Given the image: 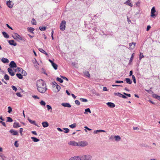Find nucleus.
I'll return each mask as SVG.
<instances>
[{"label":"nucleus","instance_id":"f257e3e1","mask_svg":"<svg viewBox=\"0 0 160 160\" xmlns=\"http://www.w3.org/2000/svg\"><path fill=\"white\" fill-rule=\"evenodd\" d=\"M38 91L41 93H45L47 91L48 88L45 82L42 79L37 81L36 83Z\"/></svg>","mask_w":160,"mask_h":160},{"label":"nucleus","instance_id":"f03ea898","mask_svg":"<svg viewBox=\"0 0 160 160\" xmlns=\"http://www.w3.org/2000/svg\"><path fill=\"white\" fill-rule=\"evenodd\" d=\"M66 27V21L63 20L61 22L60 25V28L61 31H64Z\"/></svg>","mask_w":160,"mask_h":160},{"label":"nucleus","instance_id":"7ed1b4c3","mask_svg":"<svg viewBox=\"0 0 160 160\" xmlns=\"http://www.w3.org/2000/svg\"><path fill=\"white\" fill-rule=\"evenodd\" d=\"M12 37L18 41L22 39V38L17 33H15L14 35H12Z\"/></svg>","mask_w":160,"mask_h":160},{"label":"nucleus","instance_id":"20e7f679","mask_svg":"<svg viewBox=\"0 0 160 160\" xmlns=\"http://www.w3.org/2000/svg\"><path fill=\"white\" fill-rule=\"evenodd\" d=\"M88 145V143L86 142H80L78 143V146L83 147Z\"/></svg>","mask_w":160,"mask_h":160},{"label":"nucleus","instance_id":"39448f33","mask_svg":"<svg viewBox=\"0 0 160 160\" xmlns=\"http://www.w3.org/2000/svg\"><path fill=\"white\" fill-rule=\"evenodd\" d=\"M156 12V10L155 9V7H153L151 9V17L153 18H155L156 17V15L154 14L155 12Z\"/></svg>","mask_w":160,"mask_h":160},{"label":"nucleus","instance_id":"423d86ee","mask_svg":"<svg viewBox=\"0 0 160 160\" xmlns=\"http://www.w3.org/2000/svg\"><path fill=\"white\" fill-rule=\"evenodd\" d=\"M91 156L89 155H84L82 157L81 160H90Z\"/></svg>","mask_w":160,"mask_h":160},{"label":"nucleus","instance_id":"0eeeda50","mask_svg":"<svg viewBox=\"0 0 160 160\" xmlns=\"http://www.w3.org/2000/svg\"><path fill=\"white\" fill-rule=\"evenodd\" d=\"M49 61L51 63L52 65L53 68L57 70L58 69V66L56 63H54L52 60L51 59H49Z\"/></svg>","mask_w":160,"mask_h":160},{"label":"nucleus","instance_id":"6e6552de","mask_svg":"<svg viewBox=\"0 0 160 160\" xmlns=\"http://www.w3.org/2000/svg\"><path fill=\"white\" fill-rule=\"evenodd\" d=\"M9 66L11 68H16L17 67L16 64L14 61H12L10 62L9 64Z\"/></svg>","mask_w":160,"mask_h":160},{"label":"nucleus","instance_id":"1a4fd4ad","mask_svg":"<svg viewBox=\"0 0 160 160\" xmlns=\"http://www.w3.org/2000/svg\"><path fill=\"white\" fill-rule=\"evenodd\" d=\"M8 71L9 74L12 76H13L15 75V72L13 71L12 69L11 68H8Z\"/></svg>","mask_w":160,"mask_h":160},{"label":"nucleus","instance_id":"9d476101","mask_svg":"<svg viewBox=\"0 0 160 160\" xmlns=\"http://www.w3.org/2000/svg\"><path fill=\"white\" fill-rule=\"evenodd\" d=\"M7 4L9 8H12V7L13 4L11 1H7Z\"/></svg>","mask_w":160,"mask_h":160},{"label":"nucleus","instance_id":"9b49d317","mask_svg":"<svg viewBox=\"0 0 160 160\" xmlns=\"http://www.w3.org/2000/svg\"><path fill=\"white\" fill-rule=\"evenodd\" d=\"M10 132L13 135H18V133L17 131L13 130H11L10 131Z\"/></svg>","mask_w":160,"mask_h":160},{"label":"nucleus","instance_id":"f8f14e48","mask_svg":"<svg viewBox=\"0 0 160 160\" xmlns=\"http://www.w3.org/2000/svg\"><path fill=\"white\" fill-rule=\"evenodd\" d=\"M107 105L111 108H114L115 106L114 103L111 102H108L107 103Z\"/></svg>","mask_w":160,"mask_h":160},{"label":"nucleus","instance_id":"ddd939ff","mask_svg":"<svg viewBox=\"0 0 160 160\" xmlns=\"http://www.w3.org/2000/svg\"><path fill=\"white\" fill-rule=\"evenodd\" d=\"M68 143L69 145H70L78 146V143L74 141H70L68 142Z\"/></svg>","mask_w":160,"mask_h":160},{"label":"nucleus","instance_id":"4468645a","mask_svg":"<svg viewBox=\"0 0 160 160\" xmlns=\"http://www.w3.org/2000/svg\"><path fill=\"white\" fill-rule=\"evenodd\" d=\"M135 43L132 42V43H130L129 44V48L130 49H133L134 48L135 45Z\"/></svg>","mask_w":160,"mask_h":160},{"label":"nucleus","instance_id":"2eb2a0df","mask_svg":"<svg viewBox=\"0 0 160 160\" xmlns=\"http://www.w3.org/2000/svg\"><path fill=\"white\" fill-rule=\"evenodd\" d=\"M62 105L64 107L68 108H70L71 107V105L68 103H63L62 104Z\"/></svg>","mask_w":160,"mask_h":160},{"label":"nucleus","instance_id":"dca6fc26","mask_svg":"<svg viewBox=\"0 0 160 160\" xmlns=\"http://www.w3.org/2000/svg\"><path fill=\"white\" fill-rule=\"evenodd\" d=\"M8 42L11 45H13L14 46L17 45L16 43L13 40H9Z\"/></svg>","mask_w":160,"mask_h":160},{"label":"nucleus","instance_id":"f3484780","mask_svg":"<svg viewBox=\"0 0 160 160\" xmlns=\"http://www.w3.org/2000/svg\"><path fill=\"white\" fill-rule=\"evenodd\" d=\"M70 160H81L80 158L79 157H74L71 158Z\"/></svg>","mask_w":160,"mask_h":160},{"label":"nucleus","instance_id":"a211bd4d","mask_svg":"<svg viewBox=\"0 0 160 160\" xmlns=\"http://www.w3.org/2000/svg\"><path fill=\"white\" fill-rule=\"evenodd\" d=\"M125 4H127V5L132 7V5L130 2V0H128L126 1L124 3Z\"/></svg>","mask_w":160,"mask_h":160},{"label":"nucleus","instance_id":"6ab92c4d","mask_svg":"<svg viewBox=\"0 0 160 160\" xmlns=\"http://www.w3.org/2000/svg\"><path fill=\"white\" fill-rule=\"evenodd\" d=\"M42 124L43 126V127L44 128H46L48 127L49 125L47 122H43L42 123Z\"/></svg>","mask_w":160,"mask_h":160},{"label":"nucleus","instance_id":"aec40b11","mask_svg":"<svg viewBox=\"0 0 160 160\" xmlns=\"http://www.w3.org/2000/svg\"><path fill=\"white\" fill-rule=\"evenodd\" d=\"M1 61L3 62L4 63H8L9 62L8 60V59L5 58H2Z\"/></svg>","mask_w":160,"mask_h":160},{"label":"nucleus","instance_id":"412c9836","mask_svg":"<svg viewBox=\"0 0 160 160\" xmlns=\"http://www.w3.org/2000/svg\"><path fill=\"white\" fill-rule=\"evenodd\" d=\"M19 71L20 72H21L22 74H23V75L24 76H26L27 75V73L24 70L22 69L21 68H20V70H19Z\"/></svg>","mask_w":160,"mask_h":160},{"label":"nucleus","instance_id":"4be33fe9","mask_svg":"<svg viewBox=\"0 0 160 160\" xmlns=\"http://www.w3.org/2000/svg\"><path fill=\"white\" fill-rule=\"evenodd\" d=\"M125 81L127 83H128L130 84H131L132 83V81L131 80V79L130 78H126Z\"/></svg>","mask_w":160,"mask_h":160},{"label":"nucleus","instance_id":"5701e85b","mask_svg":"<svg viewBox=\"0 0 160 160\" xmlns=\"http://www.w3.org/2000/svg\"><path fill=\"white\" fill-rule=\"evenodd\" d=\"M2 34L4 37L6 38H8L9 37V36L7 34V33L5 32H2Z\"/></svg>","mask_w":160,"mask_h":160},{"label":"nucleus","instance_id":"b1692460","mask_svg":"<svg viewBox=\"0 0 160 160\" xmlns=\"http://www.w3.org/2000/svg\"><path fill=\"white\" fill-rule=\"evenodd\" d=\"M106 132V131L105 130H98L94 131V134H96V133H98V132Z\"/></svg>","mask_w":160,"mask_h":160},{"label":"nucleus","instance_id":"393cba45","mask_svg":"<svg viewBox=\"0 0 160 160\" xmlns=\"http://www.w3.org/2000/svg\"><path fill=\"white\" fill-rule=\"evenodd\" d=\"M13 127L14 128H16L20 127V126L19 125V123L18 122H14L13 125Z\"/></svg>","mask_w":160,"mask_h":160},{"label":"nucleus","instance_id":"a878e982","mask_svg":"<svg viewBox=\"0 0 160 160\" xmlns=\"http://www.w3.org/2000/svg\"><path fill=\"white\" fill-rule=\"evenodd\" d=\"M114 138L115 139V141H119L121 139L120 137L119 136H118V135L115 136L114 137Z\"/></svg>","mask_w":160,"mask_h":160},{"label":"nucleus","instance_id":"bb28decb","mask_svg":"<svg viewBox=\"0 0 160 160\" xmlns=\"http://www.w3.org/2000/svg\"><path fill=\"white\" fill-rule=\"evenodd\" d=\"M28 31L30 32L31 33H33V31L35 29L34 28H28Z\"/></svg>","mask_w":160,"mask_h":160},{"label":"nucleus","instance_id":"cd10ccee","mask_svg":"<svg viewBox=\"0 0 160 160\" xmlns=\"http://www.w3.org/2000/svg\"><path fill=\"white\" fill-rule=\"evenodd\" d=\"M84 75L88 77V78H89L90 77V74H89V72H88V71H85L84 72Z\"/></svg>","mask_w":160,"mask_h":160},{"label":"nucleus","instance_id":"c85d7f7f","mask_svg":"<svg viewBox=\"0 0 160 160\" xmlns=\"http://www.w3.org/2000/svg\"><path fill=\"white\" fill-rule=\"evenodd\" d=\"M31 138L32 140L33 141L35 142H38L39 141V139L35 137H32Z\"/></svg>","mask_w":160,"mask_h":160},{"label":"nucleus","instance_id":"c756f323","mask_svg":"<svg viewBox=\"0 0 160 160\" xmlns=\"http://www.w3.org/2000/svg\"><path fill=\"white\" fill-rule=\"evenodd\" d=\"M17 76L20 79H22L23 78L22 75L20 73H17L16 74Z\"/></svg>","mask_w":160,"mask_h":160},{"label":"nucleus","instance_id":"7c9ffc66","mask_svg":"<svg viewBox=\"0 0 160 160\" xmlns=\"http://www.w3.org/2000/svg\"><path fill=\"white\" fill-rule=\"evenodd\" d=\"M28 120L32 124H33L35 125H37V124H36V122L35 121H32L31 120V119L28 118Z\"/></svg>","mask_w":160,"mask_h":160},{"label":"nucleus","instance_id":"2f4dec72","mask_svg":"<svg viewBox=\"0 0 160 160\" xmlns=\"http://www.w3.org/2000/svg\"><path fill=\"white\" fill-rule=\"evenodd\" d=\"M76 126H77V124L76 123H73L71 125H70L69 126V127L72 128H74L75 127H76Z\"/></svg>","mask_w":160,"mask_h":160},{"label":"nucleus","instance_id":"473e14b6","mask_svg":"<svg viewBox=\"0 0 160 160\" xmlns=\"http://www.w3.org/2000/svg\"><path fill=\"white\" fill-rule=\"evenodd\" d=\"M39 29L41 31H44L46 30V28L45 26H43L42 27H40Z\"/></svg>","mask_w":160,"mask_h":160},{"label":"nucleus","instance_id":"72a5a7b5","mask_svg":"<svg viewBox=\"0 0 160 160\" xmlns=\"http://www.w3.org/2000/svg\"><path fill=\"white\" fill-rule=\"evenodd\" d=\"M57 80L60 82V83L63 82V80L60 78L58 77L57 78Z\"/></svg>","mask_w":160,"mask_h":160},{"label":"nucleus","instance_id":"f704fd0d","mask_svg":"<svg viewBox=\"0 0 160 160\" xmlns=\"http://www.w3.org/2000/svg\"><path fill=\"white\" fill-rule=\"evenodd\" d=\"M85 112H84V114H87V112H88L90 113H91V110L89 108H88L87 109H85Z\"/></svg>","mask_w":160,"mask_h":160},{"label":"nucleus","instance_id":"c9c22d12","mask_svg":"<svg viewBox=\"0 0 160 160\" xmlns=\"http://www.w3.org/2000/svg\"><path fill=\"white\" fill-rule=\"evenodd\" d=\"M32 24L33 25H36V22L34 18H33L31 21Z\"/></svg>","mask_w":160,"mask_h":160},{"label":"nucleus","instance_id":"e433bc0d","mask_svg":"<svg viewBox=\"0 0 160 160\" xmlns=\"http://www.w3.org/2000/svg\"><path fill=\"white\" fill-rule=\"evenodd\" d=\"M153 97L156 99L160 100V96L157 95L156 94H154L153 95Z\"/></svg>","mask_w":160,"mask_h":160},{"label":"nucleus","instance_id":"4c0bfd02","mask_svg":"<svg viewBox=\"0 0 160 160\" xmlns=\"http://www.w3.org/2000/svg\"><path fill=\"white\" fill-rule=\"evenodd\" d=\"M47 108L48 110V111H49V110H50V112H51L52 108L51 106H50L49 105H47Z\"/></svg>","mask_w":160,"mask_h":160},{"label":"nucleus","instance_id":"58836bf2","mask_svg":"<svg viewBox=\"0 0 160 160\" xmlns=\"http://www.w3.org/2000/svg\"><path fill=\"white\" fill-rule=\"evenodd\" d=\"M4 78L5 80H8L9 79V76L7 74H5L4 77Z\"/></svg>","mask_w":160,"mask_h":160},{"label":"nucleus","instance_id":"ea45409f","mask_svg":"<svg viewBox=\"0 0 160 160\" xmlns=\"http://www.w3.org/2000/svg\"><path fill=\"white\" fill-rule=\"evenodd\" d=\"M7 122H12L13 121L12 119L10 117H7Z\"/></svg>","mask_w":160,"mask_h":160},{"label":"nucleus","instance_id":"a19ab883","mask_svg":"<svg viewBox=\"0 0 160 160\" xmlns=\"http://www.w3.org/2000/svg\"><path fill=\"white\" fill-rule=\"evenodd\" d=\"M40 103L41 105L45 106L46 105L45 102L43 101L42 100L40 102Z\"/></svg>","mask_w":160,"mask_h":160},{"label":"nucleus","instance_id":"79ce46f5","mask_svg":"<svg viewBox=\"0 0 160 160\" xmlns=\"http://www.w3.org/2000/svg\"><path fill=\"white\" fill-rule=\"evenodd\" d=\"M80 100L82 102H86L88 101L85 98H80Z\"/></svg>","mask_w":160,"mask_h":160},{"label":"nucleus","instance_id":"37998d69","mask_svg":"<svg viewBox=\"0 0 160 160\" xmlns=\"http://www.w3.org/2000/svg\"><path fill=\"white\" fill-rule=\"evenodd\" d=\"M63 129L64 130V132L65 133H67L69 132V130L68 128H64Z\"/></svg>","mask_w":160,"mask_h":160},{"label":"nucleus","instance_id":"c03bdc74","mask_svg":"<svg viewBox=\"0 0 160 160\" xmlns=\"http://www.w3.org/2000/svg\"><path fill=\"white\" fill-rule=\"evenodd\" d=\"M8 112L9 113H10L12 111V108L10 106L8 107Z\"/></svg>","mask_w":160,"mask_h":160},{"label":"nucleus","instance_id":"a18cd8bd","mask_svg":"<svg viewBox=\"0 0 160 160\" xmlns=\"http://www.w3.org/2000/svg\"><path fill=\"white\" fill-rule=\"evenodd\" d=\"M132 79L133 81V82L134 83H136V79H135V78L134 76V75H132Z\"/></svg>","mask_w":160,"mask_h":160},{"label":"nucleus","instance_id":"49530a36","mask_svg":"<svg viewBox=\"0 0 160 160\" xmlns=\"http://www.w3.org/2000/svg\"><path fill=\"white\" fill-rule=\"evenodd\" d=\"M75 103L77 105H79L80 104V102L78 100H76L75 101Z\"/></svg>","mask_w":160,"mask_h":160},{"label":"nucleus","instance_id":"de8ad7c7","mask_svg":"<svg viewBox=\"0 0 160 160\" xmlns=\"http://www.w3.org/2000/svg\"><path fill=\"white\" fill-rule=\"evenodd\" d=\"M11 87L13 90H14L15 92L17 91V88L15 87L14 86H12Z\"/></svg>","mask_w":160,"mask_h":160},{"label":"nucleus","instance_id":"09e8293b","mask_svg":"<svg viewBox=\"0 0 160 160\" xmlns=\"http://www.w3.org/2000/svg\"><path fill=\"white\" fill-rule=\"evenodd\" d=\"M115 94L116 95H117L118 96H119V97H121V96H122V94L119 93V92H118V93H115Z\"/></svg>","mask_w":160,"mask_h":160},{"label":"nucleus","instance_id":"8fccbe9b","mask_svg":"<svg viewBox=\"0 0 160 160\" xmlns=\"http://www.w3.org/2000/svg\"><path fill=\"white\" fill-rule=\"evenodd\" d=\"M56 88L57 89V90H58V91H59L60 89V87L58 85H57L56 86Z\"/></svg>","mask_w":160,"mask_h":160},{"label":"nucleus","instance_id":"3c124183","mask_svg":"<svg viewBox=\"0 0 160 160\" xmlns=\"http://www.w3.org/2000/svg\"><path fill=\"white\" fill-rule=\"evenodd\" d=\"M143 57L144 56L141 53H140L139 55L140 60H141L142 59V58H143Z\"/></svg>","mask_w":160,"mask_h":160},{"label":"nucleus","instance_id":"603ef678","mask_svg":"<svg viewBox=\"0 0 160 160\" xmlns=\"http://www.w3.org/2000/svg\"><path fill=\"white\" fill-rule=\"evenodd\" d=\"M134 57L133 54H132V56L131 57L130 59L129 62H132Z\"/></svg>","mask_w":160,"mask_h":160},{"label":"nucleus","instance_id":"864d4df0","mask_svg":"<svg viewBox=\"0 0 160 160\" xmlns=\"http://www.w3.org/2000/svg\"><path fill=\"white\" fill-rule=\"evenodd\" d=\"M14 145L16 147H18L19 146L18 144L17 143V141H16L14 143Z\"/></svg>","mask_w":160,"mask_h":160},{"label":"nucleus","instance_id":"5fc2aeb1","mask_svg":"<svg viewBox=\"0 0 160 160\" xmlns=\"http://www.w3.org/2000/svg\"><path fill=\"white\" fill-rule=\"evenodd\" d=\"M16 94L19 97H22V95L20 92H17L16 93Z\"/></svg>","mask_w":160,"mask_h":160},{"label":"nucleus","instance_id":"6e6d98bb","mask_svg":"<svg viewBox=\"0 0 160 160\" xmlns=\"http://www.w3.org/2000/svg\"><path fill=\"white\" fill-rule=\"evenodd\" d=\"M22 131H23V128H20V130H19V132H20V133L21 135V136L22 135Z\"/></svg>","mask_w":160,"mask_h":160},{"label":"nucleus","instance_id":"4d7b16f0","mask_svg":"<svg viewBox=\"0 0 160 160\" xmlns=\"http://www.w3.org/2000/svg\"><path fill=\"white\" fill-rule=\"evenodd\" d=\"M32 97L35 99H39V98L36 95H33L32 96Z\"/></svg>","mask_w":160,"mask_h":160},{"label":"nucleus","instance_id":"13d9d810","mask_svg":"<svg viewBox=\"0 0 160 160\" xmlns=\"http://www.w3.org/2000/svg\"><path fill=\"white\" fill-rule=\"evenodd\" d=\"M123 82L122 81H115L116 83H123Z\"/></svg>","mask_w":160,"mask_h":160},{"label":"nucleus","instance_id":"bf43d9fd","mask_svg":"<svg viewBox=\"0 0 160 160\" xmlns=\"http://www.w3.org/2000/svg\"><path fill=\"white\" fill-rule=\"evenodd\" d=\"M123 94L128 97H131V95L130 94H127L125 92H124L123 93Z\"/></svg>","mask_w":160,"mask_h":160},{"label":"nucleus","instance_id":"052dcab7","mask_svg":"<svg viewBox=\"0 0 160 160\" xmlns=\"http://www.w3.org/2000/svg\"><path fill=\"white\" fill-rule=\"evenodd\" d=\"M151 28V27L150 25L148 26L147 28V31H148Z\"/></svg>","mask_w":160,"mask_h":160},{"label":"nucleus","instance_id":"680f3d73","mask_svg":"<svg viewBox=\"0 0 160 160\" xmlns=\"http://www.w3.org/2000/svg\"><path fill=\"white\" fill-rule=\"evenodd\" d=\"M32 134H33L35 135H37V134L36 132L35 131H32Z\"/></svg>","mask_w":160,"mask_h":160},{"label":"nucleus","instance_id":"e2e57ef3","mask_svg":"<svg viewBox=\"0 0 160 160\" xmlns=\"http://www.w3.org/2000/svg\"><path fill=\"white\" fill-rule=\"evenodd\" d=\"M52 84L53 85L56 86L58 84L56 82H52Z\"/></svg>","mask_w":160,"mask_h":160},{"label":"nucleus","instance_id":"0e129e2a","mask_svg":"<svg viewBox=\"0 0 160 160\" xmlns=\"http://www.w3.org/2000/svg\"><path fill=\"white\" fill-rule=\"evenodd\" d=\"M6 26H7V27L8 28H10V29H12V27H10V26L9 25H8V24H6Z\"/></svg>","mask_w":160,"mask_h":160},{"label":"nucleus","instance_id":"69168bd1","mask_svg":"<svg viewBox=\"0 0 160 160\" xmlns=\"http://www.w3.org/2000/svg\"><path fill=\"white\" fill-rule=\"evenodd\" d=\"M62 77L64 80H66L67 81H68V79L66 77Z\"/></svg>","mask_w":160,"mask_h":160},{"label":"nucleus","instance_id":"338daca9","mask_svg":"<svg viewBox=\"0 0 160 160\" xmlns=\"http://www.w3.org/2000/svg\"><path fill=\"white\" fill-rule=\"evenodd\" d=\"M1 123L4 126L6 127V124L5 122L2 121Z\"/></svg>","mask_w":160,"mask_h":160},{"label":"nucleus","instance_id":"774afa93","mask_svg":"<svg viewBox=\"0 0 160 160\" xmlns=\"http://www.w3.org/2000/svg\"><path fill=\"white\" fill-rule=\"evenodd\" d=\"M57 130H58V131H60V132H62V130L61 128H57Z\"/></svg>","mask_w":160,"mask_h":160}]
</instances>
